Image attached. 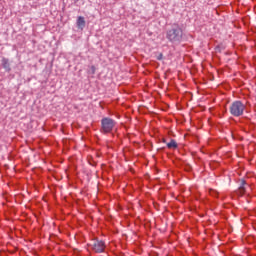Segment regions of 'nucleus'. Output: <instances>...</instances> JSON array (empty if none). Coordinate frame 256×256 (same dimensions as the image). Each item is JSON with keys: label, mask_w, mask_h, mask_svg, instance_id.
I'll use <instances>...</instances> for the list:
<instances>
[{"label": "nucleus", "mask_w": 256, "mask_h": 256, "mask_svg": "<svg viewBox=\"0 0 256 256\" xmlns=\"http://www.w3.org/2000/svg\"><path fill=\"white\" fill-rule=\"evenodd\" d=\"M245 112V104L243 102L237 100L234 101L230 106V113L233 117H241Z\"/></svg>", "instance_id": "nucleus-2"}, {"label": "nucleus", "mask_w": 256, "mask_h": 256, "mask_svg": "<svg viewBox=\"0 0 256 256\" xmlns=\"http://www.w3.org/2000/svg\"><path fill=\"white\" fill-rule=\"evenodd\" d=\"M239 191H240L241 195H243V193H245V181H242V185L239 187Z\"/></svg>", "instance_id": "nucleus-8"}, {"label": "nucleus", "mask_w": 256, "mask_h": 256, "mask_svg": "<svg viewBox=\"0 0 256 256\" xmlns=\"http://www.w3.org/2000/svg\"><path fill=\"white\" fill-rule=\"evenodd\" d=\"M95 71H96L95 66H91L90 70H89V73H91V75H95Z\"/></svg>", "instance_id": "nucleus-9"}, {"label": "nucleus", "mask_w": 256, "mask_h": 256, "mask_svg": "<svg viewBox=\"0 0 256 256\" xmlns=\"http://www.w3.org/2000/svg\"><path fill=\"white\" fill-rule=\"evenodd\" d=\"M2 67L9 73L11 71V64L9 63V59L2 58Z\"/></svg>", "instance_id": "nucleus-5"}, {"label": "nucleus", "mask_w": 256, "mask_h": 256, "mask_svg": "<svg viewBox=\"0 0 256 256\" xmlns=\"http://www.w3.org/2000/svg\"><path fill=\"white\" fill-rule=\"evenodd\" d=\"M75 1H79V0H75Z\"/></svg>", "instance_id": "nucleus-11"}, {"label": "nucleus", "mask_w": 256, "mask_h": 256, "mask_svg": "<svg viewBox=\"0 0 256 256\" xmlns=\"http://www.w3.org/2000/svg\"><path fill=\"white\" fill-rule=\"evenodd\" d=\"M77 27L78 29H85V18L83 16H79L77 18Z\"/></svg>", "instance_id": "nucleus-6"}, {"label": "nucleus", "mask_w": 256, "mask_h": 256, "mask_svg": "<svg viewBox=\"0 0 256 256\" xmlns=\"http://www.w3.org/2000/svg\"><path fill=\"white\" fill-rule=\"evenodd\" d=\"M166 39H168L172 45H181L183 42V29L179 27L178 24L172 25L166 32Z\"/></svg>", "instance_id": "nucleus-1"}, {"label": "nucleus", "mask_w": 256, "mask_h": 256, "mask_svg": "<svg viewBox=\"0 0 256 256\" xmlns=\"http://www.w3.org/2000/svg\"><path fill=\"white\" fill-rule=\"evenodd\" d=\"M163 57V54H160V56L158 57L159 60H161Z\"/></svg>", "instance_id": "nucleus-10"}, {"label": "nucleus", "mask_w": 256, "mask_h": 256, "mask_svg": "<svg viewBox=\"0 0 256 256\" xmlns=\"http://www.w3.org/2000/svg\"><path fill=\"white\" fill-rule=\"evenodd\" d=\"M168 149H177V142L175 140H171L169 143H167Z\"/></svg>", "instance_id": "nucleus-7"}, {"label": "nucleus", "mask_w": 256, "mask_h": 256, "mask_svg": "<svg viewBox=\"0 0 256 256\" xmlns=\"http://www.w3.org/2000/svg\"><path fill=\"white\" fill-rule=\"evenodd\" d=\"M115 125H117V122L115 120L105 117L101 120V132L102 133H111L113 129L115 128Z\"/></svg>", "instance_id": "nucleus-3"}, {"label": "nucleus", "mask_w": 256, "mask_h": 256, "mask_svg": "<svg viewBox=\"0 0 256 256\" xmlns=\"http://www.w3.org/2000/svg\"><path fill=\"white\" fill-rule=\"evenodd\" d=\"M88 245L94 253H103L105 251V242L103 240L93 239Z\"/></svg>", "instance_id": "nucleus-4"}]
</instances>
